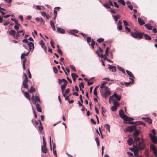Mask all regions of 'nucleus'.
I'll use <instances>...</instances> for the list:
<instances>
[{
  "mask_svg": "<svg viewBox=\"0 0 157 157\" xmlns=\"http://www.w3.org/2000/svg\"><path fill=\"white\" fill-rule=\"evenodd\" d=\"M71 76L72 77H74L75 78L78 77V76L76 74L73 73L71 74Z\"/></svg>",
  "mask_w": 157,
  "mask_h": 157,
  "instance_id": "nucleus-47",
  "label": "nucleus"
},
{
  "mask_svg": "<svg viewBox=\"0 0 157 157\" xmlns=\"http://www.w3.org/2000/svg\"><path fill=\"white\" fill-rule=\"evenodd\" d=\"M91 38L90 37H87L86 38V40L88 43H89V44L90 45V43L91 42Z\"/></svg>",
  "mask_w": 157,
  "mask_h": 157,
  "instance_id": "nucleus-52",
  "label": "nucleus"
},
{
  "mask_svg": "<svg viewBox=\"0 0 157 157\" xmlns=\"http://www.w3.org/2000/svg\"><path fill=\"white\" fill-rule=\"evenodd\" d=\"M98 51L97 50L96 52L98 54V55L100 57L103 58L104 57V55L103 54H101V55H99V53H98Z\"/></svg>",
  "mask_w": 157,
  "mask_h": 157,
  "instance_id": "nucleus-51",
  "label": "nucleus"
},
{
  "mask_svg": "<svg viewBox=\"0 0 157 157\" xmlns=\"http://www.w3.org/2000/svg\"><path fill=\"white\" fill-rule=\"evenodd\" d=\"M119 115L120 117L124 120L126 117V115L124 114V111L122 110H119Z\"/></svg>",
  "mask_w": 157,
  "mask_h": 157,
  "instance_id": "nucleus-8",
  "label": "nucleus"
},
{
  "mask_svg": "<svg viewBox=\"0 0 157 157\" xmlns=\"http://www.w3.org/2000/svg\"><path fill=\"white\" fill-rule=\"evenodd\" d=\"M36 9L39 10H41V9L40 6L39 5H37L36 6Z\"/></svg>",
  "mask_w": 157,
  "mask_h": 157,
  "instance_id": "nucleus-64",
  "label": "nucleus"
},
{
  "mask_svg": "<svg viewBox=\"0 0 157 157\" xmlns=\"http://www.w3.org/2000/svg\"><path fill=\"white\" fill-rule=\"evenodd\" d=\"M144 37L145 39L147 40H150L151 39V38L150 36L148 35L147 34H144Z\"/></svg>",
  "mask_w": 157,
  "mask_h": 157,
  "instance_id": "nucleus-34",
  "label": "nucleus"
},
{
  "mask_svg": "<svg viewBox=\"0 0 157 157\" xmlns=\"http://www.w3.org/2000/svg\"><path fill=\"white\" fill-rule=\"evenodd\" d=\"M113 103L114 105L116 107L117 106H118L120 105L119 102L115 100L113 101Z\"/></svg>",
  "mask_w": 157,
  "mask_h": 157,
  "instance_id": "nucleus-38",
  "label": "nucleus"
},
{
  "mask_svg": "<svg viewBox=\"0 0 157 157\" xmlns=\"http://www.w3.org/2000/svg\"><path fill=\"white\" fill-rule=\"evenodd\" d=\"M145 27L148 30H151L152 29V26L149 24H147L144 25Z\"/></svg>",
  "mask_w": 157,
  "mask_h": 157,
  "instance_id": "nucleus-18",
  "label": "nucleus"
},
{
  "mask_svg": "<svg viewBox=\"0 0 157 157\" xmlns=\"http://www.w3.org/2000/svg\"><path fill=\"white\" fill-rule=\"evenodd\" d=\"M70 91V89L69 88L65 90V93L66 94H68L69 93Z\"/></svg>",
  "mask_w": 157,
  "mask_h": 157,
  "instance_id": "nucleus-59",
  "label": "nucleus"
},
{
  "mask_svg": "<svg viewBox=\"0 0 157 157\" xmlns=\"http://www.w3.org/2000/svg\"><path fill=\"white\" fill-rule=\"evenodd\" d=\"M24 96L29 100H30V95L27 92H24Z\"/></svg>",
  "mask_w": 157,
  "mask_h": 157,
  "instance_id": "nucleus-21",
  "label": "nucleus"
},
{
  "mask_svg": "<svg viewBox=\"0 0 157 157\" xmlns=\"http://www.w3.org/2000/svg\"><path fill=\"white\" fill-rule=\"evenodd\" d=\"M28 45L29 47L30 51L33 52L34 48V44L31 42H29L28 43Z\"/></svg>",
  "mask_w": 157,
  "mask_h": 157,
  "instance_id": "nucleus-7",
  "label": "nucleus"
},
{
  "mask_svg": "<svg viewBox=\"0 0 157 157\" xmlns=\"http://www.w3.org/2000/svg\"><path fill=\"white\" fill-rule=\"evenodd\" d=\"M22 33V35H24L25 34V31L24 30H22L21 31H17V33L18 34H19L20 33Z\"/></svg>",
  "mask_w": 157,
  "mask_h": 157,
  "instance_id": "nucleus-50",
  "label": "nucleus"
},
{
  "mask_svg": "<svg viewBox=\"0 0 157 157\" xmlns=\"http://www.w3.org/2000/svg\"><path fill=\"white\" fill-rule=\"evenodd\" d=\"M90 121L91 122L94 124H96V122L94 121L93 119H91Z\"/></svg>",
  "mask_w": 157,
  "mask_h": 157,
  "instance_id": "nucleus-61",
  "label": "nucleus"
},
{
  "mask_svg": "<svg viewBox=\"0 0 157 157\" xmlns=\"http://www.w3.org/2000/svg\"><path fill=\"white\" fill-rule=\"evenodd\" d=\"M117 109V108L116 106H113L111 108V109L113 111H114L115 110H116Z\"/></svg>",
  "mask_w": 157,
  "mask_h": 157,
  "instance_id": "nucleus-48",
  "label": "nucleus"
},
{
  "mask_svg": "<svg viewBox=\"0 0 157 157\" xmlns=\"http://www.w3.org/2000/svg\"><path fill=\"white\" fill-rule=\"evenodd\" d=\"M58 52L61 55L63 54V52L60 48H59L58 50Z\"/></svg>",
  "mask_w": 157,
  "mask_h": 157,
  "instance_id": "nucleus-63",
  "label": "nucleus"
},
{
  "mask_svg": "<svg viewBox=\"0 0 157 157\" xmlns=\"http://www.w3.org/2000/svg\"><path fill=\"white\" fill-rule=\"evenodd\" d=\"M58 81L59 84H61L62 82H64L63 83H67V81L64 79H62V80H61L59 79H58Z\"/></svg>",
  "mask_w": 157,
  "mask_h": 157,
  "instance_id": "nucleus-29",
  "label": "nucleus"
},
{
  "mask_svg": "<svg viewBox=\"0 0 157 157\" xmlns=\"http://www.w3.org/2000/svg\"><path fill=\"white\" fill-rule=\"evenodd\" d=\"M138 21L140 25H143L145 23V22L140 18H138Z\"/></svg>",
  "mask_w": 157,
  "mask_h": 157,
  "instance_id": "nucleus-20",
  "label": "nucleus"
},
{
  "mask_svg": "<svg viewBox=\"0 0 157 157\" xmlns=\"http://www.w3.org/2000/svg\"><path fill=\"white\" fill-rule=\"evenodd\" d=\"M118 2L123 6H125V3L124 0H118Z\"/></svg>",
  "mask_w": 157,
  "mask_h": 157,
  "instance_id": "nucleus-41",
  "label": "nucleus"
},
{
  "mask_svg": "<svg viewBox=\"0 0 157 157\" xmlns=\"http://www.w3.org/2000/svg\"><path fill=\"white\" fill-rule=\"evenodd\" d=\"M95 44V42L93 40H92L91 42V46L92 48H94V45Z\"/></svg>",
  "mask_w": 157,
  "mask_h": 157,
  "instance_id": "nucleus-45",
  "label": "nucleus"
},
{
  "mask_svg": "<svg viewBox=\"0 0 157 157\" xmlns=\"http://www.w3.org/2000/svg\"><path fill=\"white\" fill-rule=\"evenodd\" d=\"M150 149L153 151L154 155L156 156L157 155V148H156L155 146L152 144L150 145Z\"/></svg>",
  "mask_w": 157,
  "mask_h": 157,
  "instance_id": "nucleus-5",
  "label": "nucleus"
},
{
  "mask_svg": "<svg viewBox=\"0 0 157 157\" xmlns=\"http://www.w3.org/2000/svg\"><path fill=\"white\" fill-rule=\"evenodd\" d=\"M117 27L118 28V30L119 31L121 30L122 29V27L121 24L119 25Z\"/></svg>",
  "mask_w": 157,
  "mask_h": 157,
  "instance_id": "nucleus-54",
  "label": "nucleus"
},
{
  "mask_svg": "<svg viewBox=\"0 0 157 157\" xmlns=\"http://www.w3.org/2000/svg\"><path fill=\"white\" fill-rule=\"evenodd\" d=\"M41 151L44 153L46 154L48 150L46 146H41Z\"/></svg>",
  "mask_w": 157,
  "mask_h": 157,
  "instance_id": "nucleus-13",
  "label": "nucleus"
},
{
  "mask_svg": "<svg viewBox=\"0 0 157 157\" xmlns=\"http://www.w3.org/2000/svg\"><path fill=\"white\" fill-rule=\"evenodd\" d=\"M139 149H136V151H135L134 153V155H135V157H139V155L138 153V151H139Z\"/></svg>",
  "mask_w": 157,
  "mask_h": 157,
  "instance_id": "nucleus-37",
  "label": "nucleus"
},
{
  "mask_svg": "<svg viewBox=\"0 0 157 157\" xmlns=\"http://www.w3.org/2000/svg\"><path fill=\"white\" fill-rule=\"evenodd\" d=\"M53 71L55 73H57L58 72V70L56 67H53Z\"/></svg>",
  "mask_w": 157,
  "mask_h": 157,
  "instance_id": "nucleus-53",
  "label": "nucleus"
},
{
  "mask_svg": "<svg viewBox=\"0 0 157 157\" xmlns=\"http://www.w3.org/2000/svg\"><path fill=\"white\" fill-rule=\"evenodd\" d=\"M114 19L116 21H117L118 20V19L120 18V16L119 15H117L115 16H113Z\"/></svg>",
  "mask_w": 157,
  "mask_h": 157,
  "instance_id": "nucleus-36",
  "label": "nucleus"
},
{
  "mask_svg": "<svg viewBox=\"0 0 157 157\" xmlns=\"http://www.w3.org/2000/svg\"><path fill=\"white\" fill-rule=\"evenodd\" d=\"M135 123H136V125H141V123H142V122L141 121H138L135 122Z\"/></svg>",
  "mask_w": 157,
  "mask_h": 157,
  "instance_id": "nucleus-57",
  "label": "nucleus"
},
{
  "mask_svg": "<svg viewBox=\"0 0 157 157\" xmlns=\"http://www.w3.org/2000/svg\"><path fill=\"white\" fill-rule=\"evenodd\" d=\"M145 145L144 142V140L142 138L141 139V141H139L138 144L136 142V144L133 145V147L135 149H138L139 150H142L144 149L145 147Z\"/></svg>",
  "mask_w": 157,
  "mask_h": 157,
  "instance_id": "nucleus-2",
  "label": "nucleus"
},
{
  "mask_svg": "<svg viewBox=\"0 0 157 157\" xmlns=\"http://www.w3.org/2000/svg\"><path fill=\"white\" fill-rule=\"evenodd\" d=\"M57 31L58 32L61 34H63L65 32V31L64 29L59 27L57 28Z\"/></svg>",
  "mask_w": 157,
  "mask_h": 157,
  "instance_id": "nucleus-12",
  "label": "nucleus"
},
{
  "mask_svg": "<svg viewBox=\"0 0 157 157\" xmlns=\"http://www.w3.org/2000/svg\"><path fill=\"white\" fill-rule=\"evenodd\" d=\"M117 69L121 72H122L124 74H125V72L124 70L121 67H120L119 65H117Z\"/></svg>",
  "mask_w": 157,
  "mask_h": 157,
  "instance_id": "nucleus-24",
  "label": "nucleus"
},
{
  "mask_svg": "<svg viewBox=\"0 0 157 157\" xmlns=\"http://www.w3.org/2000/svg\"><path fill=\"white\" fill-rule=\"evenodd\" d=\"M51 45L52 47V48H54L55 47L54 46V42L53 40L52 39H51V40L50 42Z\"/></svg>",
  "mask_w": 157,
  "mask_h": 157,
  "instance_id": "nucleus-40",
  "label": "nucleus"
},
{
  "mask_svg": "<svg viewBox=\"0 0 157 157\" xmlns=\"http://www.w3.org/2000/svg\"><path fill=\"white\" fill-rule=\"evenodd\" d=\"M28 91L30 92V93H32L35 91V88L32 86L29 90H28Z\"/></svg>",
  "mask_w": 157,
  "mask_h": 157,
  "instance_id": "nucleus-30",
  "label": "nucleus"
},
{
  "mask_svg": "<svg viewBox=\"0 0 157 157\" xmlns=\"http://www.w3.org/2000/svg\"><path fill=\"white\" fill-rule=\"evenodd\" d=\"M134 120V119L132 118L126 116V117L124 119V120L126 121H133Z\"/></svg>",
  "mask_w": 157,
  "mask_h": 157,
  "instance_id": "nucleus-32",
  "label": "nucleus"
},
{
  "mask_svg": "<svg viewBox=\"0 0 157 157\" xmlns=\"http://www.w3.org/2000/svg\"><path fill=\"white\" fill-rule=\"evenodd\" d=\"M131 36L135 38H138L139 39H141L143 36V34L142 33L137 32V33H131Z\"/></svg>",
  "mask_w": 157,
  "mask_h": 157,
  "instance_id": "nucleus-4",
  "label": "nucleus"
},
{
  "mask_svg": "<svg viewBox=\"0 0 157 157\" xmlns=\"http://www.w3.org/2000/svg\"><path fill=\"white\" fill-rule=\"evenodd\" d=\"M94 94L95 96H97V90L96 89H94Z\"/></svg>",
  "mask_w": 157,
  "mask_h": 157,
  "instance_id": "nucleus-62",
  "label": "nucleus"
},
{
  "mask_svg": "<svg viewBox=\"0 0 157 157\" xmlns=\"http://www.w3.org/2000/svg\"><path fill=\"white\" fill-rule=\"evenodd\" d=\"M129 79L131 80L132 81V82H125L124 84L126 86H129L130 84H132L133 82H134V80L133 78H129Z\"/></svg>",
  "mask_w": 157,
  "mask_h": 157,
  "instance_id": "nucleus-19",
  "label": "nucleus"
},
{
  "mask_svg": "<svg viewBox=\"0 0 157 157\" xmlns=\"http://www.w3.org/2000/svg\"><path fill=\"white\" fill-rule=\"evenodd\" d=\"M104 39L103 38H100L97 40V41L98 42L100 43L103 41H104Z\"/></svg>",
  "mask_w": 157,
  "mask_h": 157,
  "instance_id": "nucleus-49",
  "label": "nucleus"
},
{
  "mask_svg": "<svg viewBox=\"0 0 157 157\" xmlns=\"http://www.w3.org/2000/svg\"><path fill=\"white\" fill-rule=\"evenodd\" d=\"M113 96H114V97H115V98H116V99L117 101H120L121 98V96L120 95H117L116 93H115L114 94H113V95L112 96L110 97L109 99V100L110 99V98L111 97H112Z\"/></svg>",
  "mask_w": 157,
  "mask_h": 157,
  "instance_id": "nucleus-9",
  "label": "nucleus"
},
{
  "mask_svg": "<svg viewBox=\"0 0 157 157\" xmlns=\"http://www.w3.org/2000/svg\"><path fill=\"white\" fill-rule=\"evenodd\" d=\"M139 134V132L138 130H135L133 133V135L135 136H137Z\"/></svg>",
  "mask_w": 157,
  "mask_h": 157,
  "instance_id": "nucleus-33",
  "label": "nucleus"
},
{
  "mask_svg": "<svg viewBox=\"0 0 157 157\" xmlns=\"http://www.w3.org/2000/svg\"><path fill=\"white\" fill-rule=\"evenodd\" d=\"M129 150L132 151L134 153L135 151H136V149H135V150L134 149V148L132 147H130L129 148Z\"/></svg>",
  "mask_w": 157,
  "mask_h": 157,
  "instance_id": "nucleus-56",
  "label": "nucleus"
},
{
  "mask_svg": "<svg viewBox=\"0 0 157 157\" xmlns=\"http://www.w3.org/2000/svg\"><path fill=\"white\" fill-rule=\"evenodd\" d=\"M104 127L109 132H110V130L109 125L107 124H105L104 125Z\"/></svg>",
  "mask_w": 157,
  "mask_h": 157,
  "instance_id": "nucleus-27",
  "label": "nucleus"
},
{
  "mask_svg": "<svg viewBox=\"0 0 157 157\" xmlns=\"http://www.w3.org/2000/svg\"><path fill=\"white\" fill-rule=\"evenodd\" d=\"M67 83H63V84L61 85V89L62 90V93L64 92V90L65 89L66 87L67 86Z\"/></svg>",
  "mask_w": 157,
  "mask_h": 157,
  "instance_id": "nucleus-17",
  "label": "nucleus"
},
{
  "mask_svg": "<svg viewBox=\"0 0 157 157\" xmlns=\"http://www.w3.org/2000/svg\"><path fill=\"white\" fill-rule=\"evenodd\" d=\"M42 138H43V145H42L41 146H44V147L46 146L45 140V139H44V136H42Z\"/></svg>",
  "mask_w": 157,
  "mask_h": 157,
  "instance_id": "nucleus-39",
  "label": "nucleus"
},
{
  "mask_svg": "<svg viewBox=\"0 0 157 157\" xmlns=\"http://www.w3.org/2000/svg\"><path fill=\"white\" fill-rule=\"evenodd\" d=\"M100 92L102 97L107 98L111 94V91L108 87H105V88L100 90Z\"/></svg>",
  "mask_w": 157,
  "mask_h": 157,
  "instance_id": "nucleus-1",
  "label": "nucleus"
},
{
  "mask_svg": "<svg viewBox=\"0 0 157 157\" xmlns=\"http://www.w3.org/2000/svg\"><path fill=\"white\" fill-rule=\"evenodd\" d=\"M136 129V127L135 126H132L127 127L125 130L129 132H131L133 131Z\"/></svg>",
  "mask_w": 157,
  "mask_h": 157,
  "instance_id": "nucleus-6",
  "label": "nucleus"
},
{
  "mask_svg": "<svg viewBox=\"0 0 157 157\" xmlns=\"http://www.w3.org/2000/svg\"><path fill=\"white\" fill-rule=\"evenodd\" d=\"M109 67H108L109 69L112 72H115L116 71V69L115 66H112L110 65H109Z\"/></svg>",
  "mask_w": 157,
  "mask_h": 157,
  "instance_id": "nucleus-10",
  "label": "nucleus"
},
{
  "mask_svg": "<svg viewBox=\"0 0 157 157\" xmlns=\"http://www.w3.org/2000/svg\"><path fill=\"white\" fill-rule=\"evenodd\" d=\"M142 119L143 120H145V121L149 124H151L152 123V121L151 119L148 117H142Z\"/></svg>",
  "mask_w": 157,
  "mask_h": 157,
  "instance_id": "nucleus-11",
  "label": "nucleus"
},
{
  "mask_svg": "<svg viewBox=\"0 0 157 157\" xmlns=\"http://www.w3.org/2000/svg\"><path fill=\"white\" fill-rule=\"evenodd\" d=\"M36 106V109L38 111L41 112L42 111V110L41 107H40L39 104L37 103L36 104H35Z\"/></svg>",
  "mask_w": 157,
  "mask_h": 157,
  "instance_id": "nucleus-16",
  "label": "nucleus"
},
{
  "mask_svg": "<svg viewBox=\"0 0 157 157\" xmlns=\"http://www.w3.org/2000/svg\"><path fill=\"white\" fill-rule=\"evenodd\" d=\"M127 154L129 155V157L130 156L133 157V154L132 153L130 152H127Z\"/></svg>",
  "mask_w": 157,
  "mask_h": 157,
  "instance_id": "nucleus-60",
  "label": "nucleus"
},
{
  "mask_svg": "<svg viewBox=\"0 0 157 157\" xmlns=\"http://www.w3.org/2000/svg\"><path fill=\"white\" fill-rule=\"evenodd\" d=\"M123 22L124 23V25L125 26H128V23L125 20H123Z\"/></svg>",
  "mask_w": 157,
  "mask_h": 157,
  "instance_id": "nucleus-55",
  "label": "nucleus"
},
{
  "mask_svg": "<svg viewBox=\"0 0 157 157\" xmlns=\"http://www.w3.org/2000/svg\"><path fill=\"white\" fill-rule=\"evenodd\" d=\"M84 82H81L80 84L79 85V88L80 89V88H83L84 87Z\"/></svg>",
  "mask_w": 157,
  "mask_h": 157,
  "instance_id": "nucleus-43",
  "label": "nucleus"
},
{
  "mask_svg": "<svg viewBox=\"0 0 157 157\" xmlns=\"http://www.w3.org/2000/svg\"><path fill=\"white\" fill-rule=\"evenodd\" d=\"M103 6L106 8L108 9V8H110V7L109 5L107 3H105L103 5Z\"/></svg>",
  "mask_w": 157,
  "mask_h": 157,
  "instance_id": "nucleus-44",
  "label": "nucleus"
},
{
  "mask_svg": "<svg viewBox=\"0 0 157 157\" xmlns=\"http://www.w3.org/2000/svg\"><path fill=\"white\" fill-rule=\"evenodd\" d=\"M151 132L152 133H150L149 134V137L153 143L157 144V138L156 136L155 129H152Z\"/></svg>",
  "mask_w": 157,
  "mask_h": 157,
  "instance_id": "nucleus-3",
  "label": "nucleus"
},
{
  "mask_svg": "<svg viewBox=\"0 0 157 157\" xmlns=\"http://www.w3.org/2000/svg\"><path fill=\"white\" fill-rule=\"evenodd\" d=\"M40 125L39 126V130L41 132L43 129V127L42 125V124L40 120H39Z\"/></svg>",
  "mask_w": 157,
  "mask_h": 157,
  "instance_id": "nucleus-28",
  "label": "nucleus"
},
{
  "mask_svg": "<svg viewBox=\"0 0 157 157\" xmlns=\"http://www.w3.org/2000/svg\"><path fill=\"white\" fill-rule=\"evenodd\" d=\"M23 59H24L22 61L23 67V69L24 70L25 69V63L26 61V58H24Z\"/></svg>",
  "mask_w": 157,
  "mask_h": 157,
  "instance_id": "nucleus-31",
  "label": "nucleus"
},
{
  "mask_svg": "<svg viewBox=\"0 0 157 157\" xmlns=\"http://www.w3.org/2000/svg\"><path fill=\"white\" fill-rule=\"evenodd\" d=\"M101 109L102 110V115L103 116H104L103 113H105L106 111V110L103 107H101Z\"/></svg>",
  "mask_w": 157,
  "mask_h": 157,
  "instance_id": "nucleus-46",
  "label": "nucleus"
},
{
  "mask_svg": "<svg viewBox=\"0 0 157 157\" xmlns=\"http://www.w3.org/2000/svg\"><path fill=\"white\" fill-rule=\"evenodd\" d=\"M35 100L34 101V104H36V102L38 101L40 103V98L38 96H36L35 97Z\"/></svg>",
  "mask_w": 157,
  "mask_h": 157,
  "instance_id": "nucleus-15",
  "label": "nucleus"
},
{
  "mask_svg": "<svg viewBox=\"0 0 157 157\" xmlns=\"http://www.w3.org/2000/svg\"><path fill=\"white\" fill-rule=\"evenodd\" d=\"M15 31L13 30H10L9 31V33L10 34V35L13 36H15Z\"/></svg>",
  "mask_w": 157,
  "mask_h": 157,
  "instance_id": "nucleus-35",
  "label": "nucleus"
},
{
  "mask_svg": "<svg viewBox=\"0 0 157 157\" xmlns=\"http://www.w3.org/2000/svg\"><path fill=\"white\" fill-rule=\"evenodd\" d=\"M140 138L137 136H135L133 142V145H135L136 144V142L137 143V141L140 140Z\"/></svg>",
  "mask_w": 157,
  "mask_h": 157,
  "instance_id": "nucleus-14",
  "label": "nucleus"
},
{
  "mask_svg": "<svg viewBox=\"0 0 157 157\" xmlns=\"http://www.w3.org/2000/svg\"><path fill=\"white\" fill-rule=\"evenodd\" d=\"M22 84H23V86H24V87L25 88H27V89L28 88V85L27 83V82H25V83L23 82Z\"/></svg>",
  "mask_w": 157,
  "mask_h": 157,
  "instance_id": "nucleus-42",
  "label": "nucleus"
},
{
  "mask_svg": "<svg viewBox=\"0 0 157 157\" xmlns=\"http://www.w3.org/2000/svg\"><path fill=\"white\" fill-rule=\"evenodd\" d=\"M78 31L77 30H73L70 31L69 33L72 35H75V34L77 33Z\"/></svg>",
  "mask_w": 157,
  "mask_h": 157,
  "instance_id": "nucleus-25",
  "label": "nucleus"
},
{
  "mask_svg": "<svg viewBox=\"0 0 157 157\" xmlns=\"http://www.w3.org/2000/svg\"><path fill=\"white\" fill-rule=\"evenodd\" d=\"M126 72L127 74H128V75L130 77L132 78H134V77L133 75L132 74V73L131 72H130V71H129L128 70H126Z\"/></svg>",
  "mask_w": 157,
  "mask_h": 157,
  "instance_id": "nucleus-22",
  "label": "nucleus"
},
{
  "mask_svg": "<svg viewBox=\"0 0 157 157\" xmlns=\"http://www.w3.org/2000/svg\"><path fill=\"white\" fill-rule=\"evenodd\" d=\"M70 67H71V69L73 70L74 71H76V70L75 69V67L72 65H71L70 66Z\"/></svg>",
  "mask_w": 157,
  "mask_h": 157,
  "instance_id": "nucleus-58",
  "label": "nucleus"
},
{
  "mask_svg": "<svg viewBox=\"0 0 157 157\" xmlns=\"http://www.w3.org/2000/svg\"><path fill=\"white\" fill-rule=\"evenodd\" d=\"M133 141L132 139L131 138H129L127 141V142L128 144V145L129 146L131 145L132 143H133Z\"/></svg>",
  "mask_w": 157,
  "mask_h": 157,
  "instance_id": "nucleus-26",
  "label": "nucleus"
},
{
  "mask_svg": "<svg viewBox=\"0 0 157 157\" xmlns=\"http://www.w3.org/2000/svg\"><path fill=\"white\" fill-rule=\"evenodd\" d=\"M50 24L52 30L54 31H55L56 28L54 25V24L52 21H50Z\"/></svg>",
  "mask_w": 157,
  "mask_h": 157,
  "instance_id": "nucleus-23",
  "label": "nucleus"
}]
</instances>
